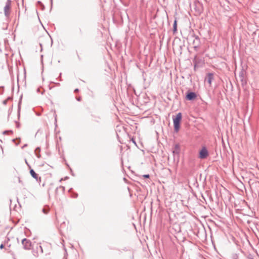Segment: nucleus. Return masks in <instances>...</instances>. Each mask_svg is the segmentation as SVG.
<instances>
[{
    "label": "nucleus",
    "instance_id": "nucleus-5",
    "mask_svg": "<svg viewBox=\"0 0 259 259\" xmlns=\"http://www.w3.org/2000/svg\"><path fill=\"white\" fill-rule=\"evenodd\" d=\"M213 79V74L212 73H209L207 74V76L205 78V80H207L209 84L210 85L211 84V82Z\"/></svg>",
    "mask_w": 259,
    "mask_h": 259
},
{
    "label": "nucleus",
    "instance_id": "nucleus-11",
    "mask_svg": "<svg viewBox=\"0 0 259 259\" xmlns=\"http://www.w3.org/2000/svg\"><path fill=\"white\" fill-rule=\"evenodd\" d=\"M4 248V245L3 244H1V245H0V248H1V249H3V248Z\"/></svg>",
    "mask_w": 259,
    "mask_h": 259
},
{
    "label": "nucleus",
    "instance_id": "nucleus-6",
    "mask_svg": "<svg viewBox=\"0 0 259 259\" xmlns=\"http://www.w3.org/2000/svg\"><path fill=\"white\" fill-rule=\"evenodd\" d=\"M196 97V95L195 93H193V92L188 93L186 96L187 99L189 100H193V99H195Z\"/></svg>",
    "mask_w": 259,
    "mask_h": 259
},
{
    "label": "nucleus",
    "instance_id": "nucleus-4",
    "mask_svg": "<svg viewBox=\"0 0 259 259\" xmlns=\"http://www.w3.org/2000/svg\"><path fill=\"white\" fill-rule=\"evenodd\" d=\"M208 155V151L205 147H203L199 152V158L201 159L206 158Z\"/></svg>",
    "mask_w": 259,
    "mask_h": 259
},
{
    "label": "nucleus",
    "instance_id": "nucleus-13",
    "mask_svg": "<svg viewBox=\"0 0 259 259\" xmlns=\"http://www.w3.org/2000/svg\"><path fill=\"white\" fill-rule=\"evenodd\" d=\"M78 91V89L75 90V92H77Z\"/></svg>",
    "mask_w": 259,
    "mask_h": 259
},
{
    "label": "nucleus",
    "instance_id": "nucleus-8",
    "mask_svg": "<svg viewBox=\"0 0 259 259\" xmlns=\"http://www.w3.org/2000/svg\"><path fill=\"white\" fill-rule=\"evenodd\" d=\"M30 174L31 176L35 179L37 180L38 178V175L37 174L35 173V172L32 169H31L30 170Z\"/></svg>",
    "mask_w": 259,
    "mask_h": 259
},
{
    "label": "nucleus",
    "instance_id": "nucleus-10",
    "mask_svg": "<svg viewBox=\"0 0 259 259\" xmlns=\"http://www.w3.org/2000/svg\"><path fill=\"white\" fill-rule=\"evenodd\" d=\"M143 177L145 178H148L149 177V176L148 175H144Z\"/></svg>",
    "mask_w": 259,
    "mask_h": 259
},
{
    "label": "nucleus",
    "instance_id": "nucleus-9",
    "mask_svg": "<svg viewBox=\"0 0 259 259\" xmlns=\"http://www.w3.org/2000/svg\"><path fill=\"white\" fill-rule=\"evenodd\" d=\"M177 21L175 20L174 24V29L173 31L174 32H176L177 31Z\"/></svg>",
    "mask_w": 259,
    "mask_h": 259
},
{
    "label": "nucleus",
    "instance_id": "nucleus-2",
    "mask_svg": "<svg viewBox=\"0 0 259 259\" xmlns=\"http://www.w3.org/2000/svg\"><path fill=\"white\" fill-rule=\"evenodd\" d=\"M11 9L12 1L11 0H7L6 2L5 6L3 8L5 15L7 18H8L10 16L11 12Z\"/></svg>",
    "mask_w": 259,
    "mask_h": 259
},
{
    "label": "nucleus",
    "instance_id": "nucleus-3",
    "mask_svg": "<svg viewBox=\"0 0 259 259\" xmlns=\"http://www.w3.org/2000/svg\"><path fill=\"white\" fill-rule=\"evenodd\" d=\"M22 243L23 245V248L26 250H29L31 247V243L27 239H23L22 241Z\"/></svg>",
    "mask_w": 259,
    "mask_h": 259
},
{
    "label": "nucleus",
    "instance_id": "nucleus-12",
    "mask_svg": "<svg viewBox=\"0 0 259 259\" xmlns=\"http://www.w3.org/2000/svg\"><path fill=\"white\" fill-rule=\"evenodd\" d=\"M43 211L45 213H47V212H46V210H45V209H43Z\"/></svg>",
    "mask_w": 259,
    "mask_h": 259
},
{
    "label": "nucleus",
    "instance_id": "nucleus-7",
    "mask_svg": "<svg viewBox=\"0 0 259 259\" xmlns=\"http://www.w3.org/2000/svg\"><path fill=\"white\" fill-rule=\"evenodd\" d=\"M180 152V147L179 144H176L172 151L174 154L179 155Z\"/></svg>",
    "mask_w": 259,
    "mask_h": 259
},
{
    "label": "nucleus",
    "instance_id": "nucleus-1",
    "mask_svg": "<svg viewBox=\"0 0 259 259\" xmlns=\"http://www.w3.org/2000/svg\"><path fill=\"white\" fill-rule=\"evenodd\" d=\"M182 115L181 113H178L173 117L174 130L176 132H178L180 128V122L182 120Z\"/></svg>",
    "mask_w": 259,
    "mask_h": 259
}]
</instances>
